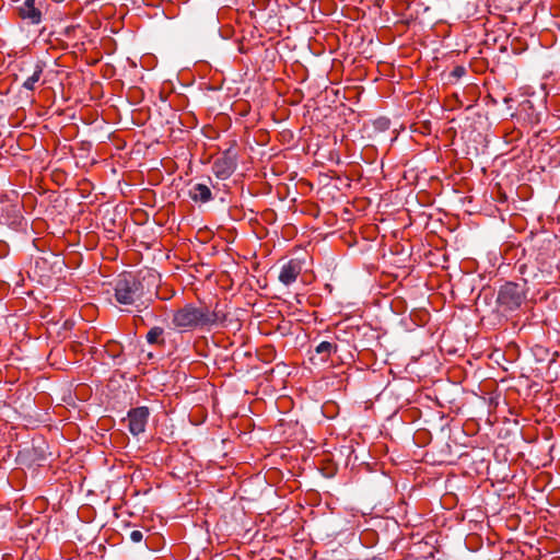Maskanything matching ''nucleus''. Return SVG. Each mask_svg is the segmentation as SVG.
I'll list each match as a JSON object with an SVG mask.
<instances>
[{
	"label": "nucleus",
	"mask_w": 560,
	"mask_h": 560,
	"mask_svg": "<svg viewBox=\"0 0 560 560\" xmlns=\"http://www.w3.org/2000/svg\"><path fill=\"white\" fill-rule=\"evenodd\" d=\"M114 298L120 305L135 306L139 310L138 302L143 295V285L137 277L130 272L119 275L113 282Z\"/></svg>",
	"instance_id": "nucleus-1"
},
{
	"label": "nucleus",
	"mask_w": 560,
	"mask_h": 560,
	"mask_svg": "<svg viewBox=\"0 0 560 560\" xmlns=\"http://www.w3.org/2000/svg\"><path fill=\"white\" fill-rule=\"evenodd\" d=\"M497 301L504 311H515L525 301L524 285L515 282L504 283L499 290Z\"/></svg>",
	"instance_id": "nucleus-2"
},
{
	"label": "nucleus",
	"mask_w": 560,
	"mask_h": 560,
	"mask_svg": "<svg viewBox=\"0 0 560 560\" xmlns=\"http://www.w3.org/2000/svg\"><path fill=\"white\" fill-rule=\"evenodd\" d=\"M228 317H174L173 324L180 331L206 326H224Z\"/></svg>",
	"instance_id": "nucleus-3"
},
{
	"label": "nucleus",
	"mask_w": 560,
	"mask_h": 560,
	"mask_svg": "<svg viewBox=\"0 0 560 560\" xmlns=\"http://www.w3.org/2000/svg\"><path fill=\"white\" fill-rule=\"evenodd\" d=\"M149 409L147 407H138L128 412L129 430L133 435H138L145 430L149 418Z\"/></svg>",
	"instance_id": "nucleus-4"
},
{
	"label": "nucleus",
	"mask_w": 560,
	"mask_h": 560,
	"mask_svg": "<svg viewBox=\"0 0 560 560\" xmlns=\"http://www.w3.org/2000/svg\"><path fill=\"white\" fill-rule=\"evenodd\" d=\"M42 0H24L19 8V15L23 20H28L32 24H38L42 21Z\"/></svg>",
	"instance_id": "nucleus-5"
},
{
	"label": "nucleus",
	"mask_w": 560,
	"mask_h": 560,
	"mask_svg": "<svg viewBox=\"0 0 560 560\" xmlns=\"http://www.w3.org/2000/svg\"><path fill=\"white\" fill-rule=\"evenodd\" d=\"M302 271V265L299 260L291 259L284 264L279 273V281L284 285H290L295 282L296 278Z\"/></svg>",
	"instance_id": "nucleus-6"
},
{
	"label": "nucleus",
	"mask_w": 560,
	"mask_h": 560,
	"mask_svg": "<svg viewBox=\"0 0 560 560\" xmlns=\"http://www.w3.org/2000/svg\"><path fill=\"white\" fill-rule=\"evenodd\" d=\"M236 164L233 158L224 155L214 161L212 171L218 178H229L235 171Z\"/></svg>",
	"instance_id": "nucleus-7"
},
{
	"label": "nucleus",
	"mask_w": 560,
	"mask_h": 560,
	"mask_svg": "<svg viewBox=\"0 0 560 560\" xmlns=\"http://www.w3.org/2000/svg\"><path fill=\"white\" fill-rule=\"evenodd\" d=\"M189 197L194 201L207 202L212 198V192L207 185L196 184L189 189Z\"/></svg>",
	"instance_id": "nucleus-8"
},
{
	"label": "nucleus",
	"mask_w": 560,
	"mask_h": 560,
	"mask_svg": "<svg viewBox=\"0 0 560 560\" xmlns=\"http://www.w3.org/2000/svg\"><path fill=\"white\" fill-rule=\"evenodd\" d=\"M42 74H43V66L39 63H36L34 67L33 73L24 80V82L22 83V86L26 90L33 91L35 89V84L39 81Z\"/></svg>",
	"instance_id": "nucleus-9"
},
{
	"label": "nucleus",
	"mask_w": 560,
	"mask_h": 560,
	"mask_svg": "<svg viewBox=\"0 0 560 560\" xmlns=\"http://www.w3.org/2000/svg\"><path fill=\"white\" fill-rule=\"evenodd\" d=\"M400 325L406 330H413L416 327H421L425 325L424 317H402L400 320Z\"/></svg>",
	"instance_id": "nucleus-10"
},
{
	"label": "nucleus",
	"mask_w": 560,
	"mask_h": 560,
	"mask_svg": "<svg viewBox=\"0 0 560 560\" xmlns=\"http://www.w3.org/2000/svg\"><path fill=\"white\" fill-rule=\"evenodd\" d=\"M163 328L153 327L147 334V340L151 345H164V339L162 337Z\"/></svg>",
	"instance_id": "nucleus-11"
},
{
	"label": "nucleus",
	"mask_w": 560,
	"mask_h": 560,
	"mask_svg": "<svg viewBox=\"0 0 560 560\" xmlns=\"http://www.w3.org/2000/svg\"><path fill=\"white\" fill-rule=\"evenodd\" d=\"M335 349H336V346H334L332 343H330V342H328V341H323V342H320V343L316 347L315 351H316V353H318V354H324V355H325V357H323V359H322V360L324 361V360H326V359L329 357V354H330Z\"/></svg>",
	"instance_id": "nucleus-12"
},
{
	"label": "nucleus",
	"mask_w": 560,
	"mask_h": 560,
	"mask_svg": "<svg viewBox=\"0 0 560 560\" xmlns=\"http://www.w3.org/2000/svg\"><path fill=\"white\" fill-rule=\"evenodd\" d=\"M277 330L282 335L285 336L291 332V322L285 320L284 317H282L281 322L277 324Z\"/></svg>",
	"instance_id": "nucleus-13"
},
{
	"label": "nucleus",
	"mask_w": 560,
	"mask_h": 560,
	"mask_svg": "<svg viewBox=\"0 0 560 560\" xmlns=\"http://www.w3.org/2000/svg\"><path fill=\"white\" fill-rule=\"evenodd\" d=\"M129 537L133 542H140L143 538V533L141 530L135 529L130 533Z\"/></svg>",
	"instance_id": "nucleus-14"
},
{
	"label": "nucleus",
	"mask_w": 560,
	"mask_h": 560,
	"mask_svg": "<svg viewBox=\"0 0 560 560\" xmlns=\"http://www.w3.org/2000/svg\"><path fill=\"white\" fill-rule=\"evenodd\" d=\"M177 315H205L202 312H197L195 308H185L178 312Z\"/></svg>",
	"instance_id": "nucleus-15"
},
{
	"label": "nucleus",
	"mask_w": 560,
	"mask_h": 560,
	"mask_svg": "<svg viewBox=\"0 0 560 560\" xmlns=\"http://www.w3.org/2000/svg\"><path fill=\"white\" fill-rule=\"evenodd\" d=\"M464 73H465V68H463V67H456V68L453 70V72H452V74H453L454 77H457V78L462 77Z\"/></svg>",
	"instance_id": "nucleus-16"
},
{
	"label": "nucleus",
	"mask_w": 560,
	"mask_h": 560,
	"mask_svg": "<svg viewBox=\"0 0 560 560\" xmlns=\"http://www.w3.org/2000/svg\"><path fill=\"white\" fill-rule=\"evenodd\" d=\"M74 323L72 319L70 318H67L63 324H62V328L68 330V329H71L73 327Z\"/></svg>",
	"instance_id": "nucleus-17"
},
{
	"label": "nucleus",
	"mask_w": 560,
	"mask_h": 560,
	"mask_svg": "<svg viewBox=\"0 0 560 560\" xmlns=\"http://www.w3.org/2000/svg\"><path fill=\"white\" fill-rule=\"evenodd\" d=\"M48 324V327H47V330L49 331V334H51V329H55L56 326H57V322H54L52 319L50 322L47 323Z\"/></svg>",
	"instance_id": "nucleus-18"
}]
</instances>
